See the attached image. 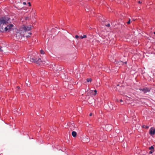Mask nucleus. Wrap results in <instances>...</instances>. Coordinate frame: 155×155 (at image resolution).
<instances>
[{"label": "nucleus", "mask_w": 155, "mask_h": 155, "mask_svg": "<svg viewBox=\"0 0 155 155\" xmlns=\"http://www.w3.org/2000/svg\"><path fill=\"white\" fill-rule=\"evenodd\" d=\"M86 81L87 82H91L92 81V79L91 78H88L86 79Z\"/></svg>", "instance_id": "obj_8"}, {"label": "nucleus", "mask_w": 155, "mask_h": 155, "mask_svg": "<svg viewBox=\"0 0 155 155\" xmlns=\"http://www.w3.org/2000/svg\"><path fill=\"white\" fill-rule=\"evenodd\" d=\"M149 133L151 135H153L155 134V129L152 127L149 130Z\"/></svg>", "instance_id": "obj_6"}, {"label": "nucleus", "mask_w": 155, "mask_h": 155, "mask_svg": "<svg viewBox=\"0 0 155 155\" xmlns=\"http://www.w3.org/2000/svg\"><path fill=\"white\" fill-rule=\"evenodd\" d=\"M31 61H33L34 62H36L37 64H40L42 62L40 58H38L37 59V58H31Z\"/></svg>", "instance_id": "obj_2"}, {"label": "nucleus", "mask_w": 155, "mask_h": 155, "mask_svg": "<svg viewBox=\"0 0 155 155\" xmlns=\"http://www.w3.org/2000/svg\"><path fill=\"white\" fill-rule=\"evenodd\" d=\"M72 135L74 137H75L76 136L77 133L75 131H73L72 132Z\"/></svg>", "instance_id": "obj_7"}, {"label": "nucleus", "mask_w": 155, "mask_h": 155, "mask_svg": "<svg viewBox=\"0 0 155 155\" xmlns=\"http://www.w3.org/2000/svg\"><path fill=\"white\" fill-rule=\"evenodd\" d=\"M138 3H139V4H140L141 3V2L140 1H138Z\"/></svg>", "instance_id": "obj_22"}, {"label": "nucleus", "mask_w": 155, "mask_h": 155, "mask_svg": "<svg viewBox=\"0 0 155 155\" xmlns=\"http://www.w3.org/2000/svg\"><path fill=\"white\" fill-rule=\"evenodd\" d=\"M140 91H143L144 93H146L150 91V89L147 87H145L143 89H140Z\"/></svg>", "instance_id": "obj_5"}, {"label": "nucleus", "mask_w": 155, "mask_h": 155, "mask_svg": "<svg viewBox=\"0 0 155 155\" xmlns=\"http://www.w3.org/2000/svg\"><path fill=\"white\" fill-rule=\"evenodd\" d=\"M130 19H129V21L127 22V23L128 24H129L130 23Z\"/></svg>", "instance_id": "obj_14"}, {"label": "nucleus", "mask_w": 155, "mask_h": 155, "mask_svg": "<svg viewBox=\"0 0 155 155\" xmlns=\"http://www.w3.org/2000/svg\"><path fill=\"white\" fill-rule=\"evenodd\" d=\"M29 36H29V35H26V37H29Z\"/></svg>", "instance_id": "obj_26"}, {"label": "nucleus", "mask_w": 155, "mask_h": 155, "mask_svg": "<svg viewBox=\"0 0 155 155\" xmlns=\"http://www.w3.org/2000/svg\"><path fill=\"white\" fill-rule=\"evenodd\" d=\"M22 29L25 32V34L26 35L27 31H30L31 29V26H24L22 28Z\"/></svg>", "instance_id": "obj_3"}, {"label": "nucleus", "mask_w": 155, "mask_h": 155, "mask_svg": "<svg viewBox=\"0 0 155 155\" xmlns=\"http://www.w3.org/2000/svg\"><path fill=\"white\" fill-rule=\"evenodd\" d=\"M28 5H29V6H31V4L30 3V2H28Z\"/></svg>", "instance_id": "obj_19"}, {"label": "nucleus", "mask_w": 155, "mask_h": 155, "mask_svg": "<svg viewBox=\"0 0 155 155\" xmlns=\"http://www.w3.org/2000/svg\"><path fill=\"white\" fill-rule=\"evenodd\" d=\"M23 5H26V2H23Z\"/></svg>", "instance_id": "obj_20"}, {"label": "nucleus", "mask_w": 155, "mask_h": 155, "mask_svg": "<svg viewBox=\"0 0 155 155\" xmlns=\"http://www.w3.org/2000/svg\"><path fill=\"white\" fill-rule=\"evenodd\" d=\"M27 18H26V19H27Z\"/></svg>", "instance_id": "obj_29"}, {"label": "nucleus", "mask_w": 155, "mask_h": 155, "mask_svg": "<svg viewBox=\"0 0 155 155\" xmlns=\"http://www.w3.org/2000/svg\"><path fill=\"white\" fill-rule=\"evenodd\" d=\"M40 52L41 54H44V51L42 50H41Z\"/></svg>", "instance_id": "obj_12"}, {"label": "nucleus", "mask_w": 155, "mask_h": 155, "mask_svg": "<svg viewBox=\"0 0 155 155\" xmlns=\"http://www.w3.org/2000/svg\"><path fill=\"white\" fill-rule=\"evenodd\" d=\"M13 26V25L12 24H10L7 26H5L4 28V31L5 30V31H7L8 30H9Z\"/></svg>", "instance_id": "obj_4"}, {"label": "nucleus", "mask_w": 155, "mask_h": 155, "mask_svg": "<svg viewBox=\"0 0 155 155\" xmlns=\"http://www.w3.org/2000/svg\"><path fill=\"white\" fill-rule=\"evenodd\" d=\"M154 34L155 35V32H154Z\"/></svg>", "instance_id": "obj_28"}, {"label": "nucleus", "mask_w": 155, "mask_h": 155, "mask_svg": "<svg viewBox=\"0 0 155 155\" xmlns=\"http://www.w3.org/2000/svg\"><path fill=\"white\" fill-rule=\"evenodd\" d=\"M120 102H123V101L122 99H120Z\"/></svg>", "instance_id": "obj_23"}, {"label": "nucleus", "mask_w": 155, "mask_h": 155, "mask_svg": "<svg viewBox=\"0 0 155 155\" xmlns=\"http://www.w3.org/2000/svg\"><path fill=\"white\" fill-rule=\"evenodd\" d=\"M154 147L153 146H151L149 148V149L150 150H152L153 151H154Z\"/></svg>", "instance_id": "obj_9"}, {"label": "nucleus", "mask_w": 155, "mask_h": 155, "mask_svg": "<svg viewBox=\"0 0 155 155\" xmlns=\"http://www.w3.org/2000/svg\"><path fill=\"white\" fill-rule=\"evenodd\" d=\"M95 94H94V95H96L97 94V91L96 90H95L94 91Z\"/></svg>", "instance_id": "obj_17"}, {"label": "nucleus", "mask_w": 155, "mask_h": 155, "mask_svg": "<svg viewBox=\"0 0 155 155\" xmlns=\"http://www.w3.org/2000/svg\"><path fill=\"white\" fill-rule=\"evenodd\" d=\"M9 19L8 17H4L2 18L0 20V30L1 31H4V28L2 26L6 25L9 22Z\"/></svg>", "instance_id": "obj_1"}, {"label": "nucleus", "mask_w": 155, "mask_h": 155, "mask_svg": "<svg viewBox=\"0 0 155 155\" xmlns=\"http://www.w3.org/2000/svg\"><path fill=\"white\" fill-rule=\"evenodd\" d=\"M28 34H29L30 35H31V32H29V33H28Z\"/></svg>", "instance_id": "obj_24"}, {"label": "nucleus", "mask_w": 155, "mask_h": 155, "mask_svg": "<svg viewBox=\"0 0 155 155\" xmlns=\"http://www.w3.org/2000/svg\"><path fill=\"white\" fill-rule=\"evenodd\" d=\"M148 127H148V126H147L146 127V128L147 129H148Z\"/></svg>", "instance_id": "obj_25"}, {"label": "nucleus", "mask_w": 155, "mask_h": 155, "mask_svg": "<svg viewBox=\"0 0 155 155\" xmlns=\"http://www.w3.org/2000/svg\"><path fill=\"white\" fill-rule=\"evenodd\" d=\"M154 151H153L152 150H151L149 152V153L150 154H151L153 153V152Z\"/></svg>", "instance_id": "obj_15"}, {"label": "nucleus", "mask_w": 155, "mask_h": 155, "mask_svg": "<svg viewBox=\"0 0 155 155\" xmlns=\"http://www.w3.org/2000/svg\"><path fill=\"white\" fill-rule=\"evenodd\" d=\"M75 38H77H77H78L79 37V36H78V35H76L75 36Z\"/></svg>", "instance_id": "obj_18"}, {"label": "nucleus", "mask_w": 155, "mask_h": 155, "mask_svg": "<svg viewBox=\"0 0 155 155\" xmlns=\"http://www.w3.org/2000/svg\"><path fill=\"white\" fill-rule=\"evenodd\" d=\"M87 37V36L85 35H84L83 36H81L80 37V38L81 39H83V38H86Z\"/></svg>", "instance_id": "obj_10"}, {"label": "nucleus", "mask_w": 155, "mask_h": 155, "mask_svg": "<svg viewBox=\"0 0 155 155\" xmlns=\"http://www.w3.org/2000/svg\"><path fill=\"white\" fill-rule=\"evenodd\" d=\"M110 24L109 23H108L107 24V25H106V26L107 27H110Z\"/></svg>", "instance_id": "obj_16"}, {"label": "nucleus", "mask_w": 155, "mask_h": 155, "mask_svg": "<svg viewBox=\"0 0 155 155\" xmlns=\"http://www.w3.org/2000/svg\"><path fill=\"white\" fill-rule=\"evenodd\" d=\"M92 115V114L91 113H90V114H89V116H91Z\"/></svg>", "instance_id": "obj_21"}, {"label": "nucleus", "mask_w": 155, "mask_h": 155, "mask_svg": "<svg viewBox=\"0 0 155 155\" xmlns=\"http://www.w3.org/2000/svg\"><path fill=\"white\" fill-rule=\"evenodd\" d=\"M18 87V89H19L20 88L19 87H18H18Z\"/></svg>", "instance_id": "obj_27"}, {"label": "nucleus", "mask_w": 155, "mask_h": 155, "mask_svg": "<svg viewBox=\"0 0 155 155\" xmlns=\"http://www.w3.org/2000/svg\"><path fill=\"white\" fill-rule=\"evenodd\" d=\"M21 35V34L20 33H17V34L16 35V37L17 36L18 37V38H20V36Z\"/></svg>", "instance_id": "obj_11"}, {"label": "nucleus", "mask_w": 155, "mask_h": 155, "mask_svg": "<svg viewBox=\"0 0 155 155\" xmlns=\"http://www.w3.org/2000/svg\"><path fill=\"white\" fill-rule=\"evenodd\" d=\"M2 47L0 48V51L2 52H3L4 51V50L3 49H2Z\"/></svg>", "instance_id": "obj_13"}]
</instances>
